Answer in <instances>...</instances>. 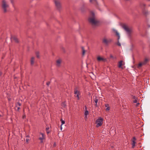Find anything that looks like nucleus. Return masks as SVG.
I'll list each match as a JSON object with an SVG mask.
<instances>
[{
  "label": "nucleus",
  "mask_w": 150,
  "mask_h": 150,
  "mask_svg": "<svg viewBox=\"0 0 150 150\" xmlns=\"http://www.w3.org/2000/svg\"><path fill=\"white\" fill-rule=\"evenodd\" d=\"M1 6L4 13L7 12L9 8V5L8 2L6 0H2Z\"/></svg>",
  "instance_id": "obj_1"
},
{
  "label": "nucleus",
  "mask_w": 150,
  "mask_h": 150,
  "mask_svg": "<svg viewBox=\"0 0 150 150\" xmlns=\"http://www.w3.org/2000/svg\"><path fill=\"white\" fill-rule=\"evenodd\" d=\"M88 21L93 25H95L98 23V21L95 19V14L93 12L91 13V16L88 18Z\"/></svg>",
  "instance_id": "obj_2"
},
{
  "label": "nucleus",
  "mask_w": 150,
  "mask_h": 150,
  "mask_svg": "<svg viewBox=\"0 0 150 150\" xmlns=\"http://www.w3.org/2000/svg\"><path fill=\"white\" fill-rule=\"evenodd\" d=\"M103 119L101 117H99L96 121V126L98 127L102 125L103 121Z\"/></svg>",
  "instance_id": "obj_3"
},
{
  "label": "nucleus",
  "mask_w": 150,
  "mask_h": 150,
  "mask_svg": "<svg viewBox=\"0 0 150 150\" xmlns=\"http://www.w3.org/2000/svg\"><path fill=\"white\" fill-rule=\"evenodd\" d=\"M74 96L77 98V100H79L81 97V93L79 91L75 89L74 91Z\"/></svg>",
  "instance_id": "obj_4"
},
{
  "label": "nucleus",
  "mask_w": 150,
  "mask_h": 150,
  "mask_svg": "<svg viewBox=\"0 0 150 150\" xmlns=\"http://www.w3.org/2000/svg\"><path fill=\"white\" fill-rule=\"evenodd\" d=\"M122 28L126 31L128 34L129 35L132 31L131 29L129 28L125 25H123L122 26Z\"/></svg>",
  "instance_id": "obj_5"
},
{
  "label": "nucleus",
  "mask_w": 150,
  "mask_h": 150,
  "mask_svg": "<svg viewBox=\"0 0 150 150\" xmlns=\"http://www.w3.org/2000/svg\"><path fill=\"white\" fill-rule=\"evenodd\" d=\"M54 3L56 7L58 9H59L61 7V5L60 2L57 0H54Z\"/></svg>",
  "instance_id": "obj_6"
},
{
  "label": "nucleus",
  "mask_w": 150,
  "mask_h": 150,
  "mask_svg": "<svg viewBox=\"0 0 150 150\" xmlns=\"http://www.w3.org/2000/svg\"><path fill=\"white\" fill-rule=\"evenodd\" d=\"M113 31L115 32L116 33V35L118 37V38H117L118 41H117V45L119 46H121V44L119 42V39L120 38V35H119V33H118V32H117V30H113Z\"/></svg>",
  "instance_id": "obj_7"
},
{
  "label": "nucleus",
  "mask_w": 150,
  "mask_h": 150,
  "mask_svg": "<svg viewBox=\"0 0 150 150\" xmlns=\"http://www.w3.org/2000/svg\"><path fill=\"white\" fill-rule=\"evenodd\" d=\"M93 100L94 102L95 103V106L96 107H98V105L97 103L99 100V98L96 96H94L93 97Z\"/></svg>",
  "instance_id": "obj_8"
},
{
  "label": "nucleus",
  "mask_w": 150,
  "mask_h": 150,
  "mask_svg": "<svg viewBox=\"0 0 150 150\" xmlns=\"http://www.w3.org/2000/svg\"><path fill=\"white\" fill-rule=\"evenodd\" d=\"M112 40L111 39H107L106 38H104L103 39V42L106 45H108L109 43L112 42Z\"/></svg>",
  "instance_id": "obj_9"
},
{
  "label": "nucleus",
  "mask_w": 150,
  "mask_h": 150,
  "mask_svg": "<svg viewBox=\"0 0 150 150\" xmlns=\"http://www.w3.org/2000/svg\"><path fill=\"white\" fill-rule=\"evenodd\" d=\"M97 60L99 62H105L106 60V59H104L102 57H100V56H98L97 57Z\"/></svg>",
  "instance_id": "obj_10"
},
{
  "label": "nucleus",
  "mask_w": 150,
  "mask_h": 150,
  "mask_svg": "<svg viewBox=\"0 0 150 150\" xmlns=\"http://www.w3.org/2000/svg\"><path fill=\"white\" fill-rule=\"evenodd\" d=\"M41 134L42 135V137H39V139L40 140L41 143H42L43 142V139H45V135L42 133H41Z\"/></svg>",
  "instance_id": "obj_11"
},
{
  "label": "nucleus",
  "mask_w": 150,
  "mask_h": 150,
  "mask_svg": "<svg viewBox=\"0 0 150 150\" xmlns=\"http://www.w3.org/2000/svg\"><path fill=\"white\" fill-rule=\"evenodd\" d=\"M62 61L61 59H59L57 60L56 62V65L57 67H59L60 66Z\"/></svg>",
  "instance_id": "obj_12"
},
{
  "label": "nucleus",
  "mask_w": 150,
  "mask_h": 150,
  "mask_svg": "<svg viewBox=\"0 0 150 150\" xmlns=\"http://www.w3.org/2000/svg\"><path fill=\"white\" fill-rule=\"evenodd\" d=\"M142 13L143 14L146 16H147L149 14L148 11L145 9L143 11Z\"/></svg>",
  "instance_id": "obj_13"
},
{
  "label": "nucleus",
  "mask_w": 150,
  "mask_h": 150,
  "mask_svg": "<svg viewBox=\"0 0 150 150\" xmlns=\"http://www.w3.org/2000/svg\"><path fill=\"white\" fill-rule=\"evenodd\" d=\"M89 114V112L88 110L85 111L84 112V118L85 119H87V115Z\"/></svg>",
  "instance_id": "obj_14"
},
{
  "label": "nucleus",
  "mask_w": 150,
  "mask_h": 150,
  "mask_svg": "<svg viewBox=\"0 0 150 150\" xmlns=\"http://www.w3.org/2000/svg\"><path fill=\"white\" fill-rule=\"evenodd\" d=\"M35 60V58L34 57H31L30 60V64L31 65H32L34 64Z\"/></svg>",
  "instance_id": "obj_15"
},
{
  "label": "nucleus",
  "mask_w": 150,
  "mask_h": 150,
  "mask_svg": "<svg viewBox=\"0 0 150 150\" xmlns=\"http://www.w3.org/2000/svg\"><path fill=\"white\" fill-rule=\"evenodd\" d=\"M105 106L106 107V111H109L110 109V107L109 106V105L108 104H105Z\"/></svg>",
  "instance_id": "obj_16"
},
{
  "label": "nucleus",
  "mask_w": 150,
  "mask_h": 150,
  "mask_svg": "<svg viewBox=\"0 0 150 150\" xmlns=\"http://www.w3.org/2000/svg\"><path fill=\"white\" fill-rule=\"evenodd\" d=\"M89 1L90 3L94 4H98L97 0H89Z\"/></svg>",
  "instance_id": "obj_17"
},
{
  "label": "nucleus",
  "mask_w": 150,
  "mask_h": 150,
  "mask_svg": "<svg viewBox=\"0 0 150 150\" xmlns=\"http://www.w3.org/2000/svg\"><path fill=\"white\" fill-rule=\"evenodd\" d=\"M123 62V61L122 60L120 61L118 63V67L119 68H121L122 66V63Z\"/></svg>",
  "instance_id": "obj_18"
},
{
  "label": "nucleus",
  "mask_w": 150,
  "mask_h": 150,
  "mask_svg": "<svg viewBox=\"0 0 150 150\" xmlns=\"http://www.w3.org/2000/svg\"><path fill=\"white\" fill-rule=\"evenodd\" d=\"M148 60L147 59H146L144 60L143 62H142V64H143L144 65H145V64L148 61Z\"/></svg>",
  "instance_id": "obj_19"
},
{
  "label": "nucleus",
  "mask_w": 150,
  "mask_h": 150,
  "mask_svg": "<svg viewBox=\"0 0 150 150\" xmlns=\"http://www.w3.org/2000/svg\"><path fill=\"white\" fill-rule=\"evenodd\" d=\"M136 142L134 141V140L132 141V148H134L135 146Z\"/></svg>",
  "instance_id": "obj_20"
},
{
  "label": "nucleus",
  "mask_w": 150,
  "mask_h": 150,
  "mask_svg": "<svg viewBox=\"0 0 150 150\" xmlns=\"http://www.w3.org/2000/svg\"><path fill=\"white\" fill-rule=\"evenodd\" d=\"M61 105L64 107H65L66 106V104L65 102H64L62 103Z\"/></svg>",
  "instance_id": "obj_21"
},
{
  "label": "nucleus",
  "mask_w": 150,
  "mask_h": 150,
  "mask_svg": "<svg viewBox=\"0 0 150 150\" xmlns=\"http://www.w3.org/2000/svg\"><path fill=\"white\" fill-rule=\"evenodd\" d=\"M13 39L16 42H18V41L17 38L16 37H14L13 38Z\"/></svg>",
  "instance_id": "obj_22"
},
{
  "label": "nucleus",
  "mask_w": 150,
  "mask_h": 150,
  "mask_svg": "<svg viewBox=\"0 0 150 150\" xmlns=\"http://www.w3.org/2000/svg\"><path fill=\"white\" fill-rule=\"evenodd\" d=\"M21 105V103L19 102H18L16 104V107H18V106L20 107Z\"/></svg>",
  "instance_id": "obj_23"
},
{
  "label": "nucleus",
  "mask_w": 150,
  "mask_h": 150,
  "mask_svg": "<svg viewBox=\"0 0 150 150\" xmlns=\"http://www.w3.org/2000/svg\"><path fill=\"white\" fill-rule=\"evenodd\" d=\"M143 65V64H142V63H139L138 64V66H137V67L138 68H139L140 67H141L142 66V65Z\"/></svg>",
  "instance_id": "obj_24"
},
{
  "label": "nucleus",
  "mask_w": 150,
  "mask_h": 150,
  "mask_svg": "<svg viewBox=\"0 0 150 150\" xmlns=\"http://www.w3.org/2000/svg\"><path fill=\"white\" fill-rule=\"evenodd\" d=\"M82 54L83 55H84L85 52V51L83 47H82Z\"/></svg>",
  "instance_id": "obj_25"
},
{
  "label": "nucleus",
  "mask_w": 150,
  "mask_h": 150,
  "mask_svg": "<svg viewBox=\"0 0 150 150\" xmlns=\"http://www.w3.org/2000/svg\"><path fill=\"white\" fill-rule=\"evenodd\" d=\"M39 52L38 51L36 52V54L37 57L39 58Z\"/></svg>",
  "instance_id": "obj_26"
},
{
  "label": "nucleus",
  "mask_w": 150,
  "mask_h": 150,
  "mask_svg": "<svg viewBox=\"0 0 150 150\" xmlns=\"http://www.w3.org/2000/svg\"><path fill=\"white\" fill-rule=\"evenodd\" d=\"M49 129V127H47L46 128V130L47 131V134H48L50 132V131L48 130Z\"/></svg>",
  "instance_id": "obj_27"
},
{
  "label": "nucleus",
  "mask_w": 150,
  "mask_h": 150,
  "mask_svg": "<svg viewBox=\"0 0 150 150\" xmlns=\"http://www.w3.org/2000/svg\"><path fill=\"white\" fill-rule=\"evenodd\" d=\"M110 58H112L113 59H116V57H114L112 55L110 54Z\"/></svg>",
  "instance_id": "obj_28"
},
{
  "label": "nucleus",
  "mask_w": 150,
  "mask_h": 150,
  "mask_svg": "<svg viewBox=\"0 0 150 150\" xmlns=\"http://www.w3.org/2000/svg\"><path fill=\"white\" fill-rule=\"evenodd\" d=\"M61 123H62V124L61 125V126H62V125L63 124H64L65 123V121H64L62 120V119L61 120Z\"/></svg>",
  "instance_id": "obj_29"
},
{
  "label": "nucleus",
  "mask_w": 150,
  "mask_h": 150,
  "mask_svg": "<svg viewBox=\"0 0 150 150\" xmlns=\"http://www.w3.org/2000/svg\"><path fill=\"white\" fill-rule=\"evenodd\" d=\"M133 103H137V99L133 101Z\"/></svg>",
  "instance_id": "obj_30"
},
{
  "label": "nucleus",
  "mask_w": 150,
  "mask_h": 150,
  "mask_svg": "<svg viewBox=\"0 0 150 150\" xmlns=\"http://www.w3.org/2000/svg\"><path fill=\"white\" fill-rule=\"evenodd\" d=\"M87 107L86 106H85V111H86V110H87Z\"/></svg>",
  "instance_id": "obj_31"
},
{
  "label": "nucleus",
  "mask_w": 150,
  "mask_h": 150,
  "mask_svg": "<svg viewBox=\"0 0 150 150\" xmlns=\"http://www.w3.org/2000/svg\"><path fill=\"white\" fill-rule=\"evenodd\" d=\"M133 99H134V100L137 99V97L135 96H133Z\"/></svg>",
  "instance_id": "obj_32"
},
{
  "label": "nucleus",
  "mask_w": 150,
  "mask_h": 150,
  "mask_svg": "<svg viewBox=\"0 0 150 150\" xmlns=\"http://www.w3.org/2000/svg\"><path fill=\"white\" fill-rule=\"evenodd\" d=\"M50 82L49 81L47 82L46 84L48 86L50 85Z\"/></svg>",
  "instance_id": "obj_33"
},
{
  "label": "nucleus",
  "mask_w": 150,
  "mask_h": 150,
  "mask_svg": "<svg viewBox=\"0 0 150 150\" xmlns=\"http://www.w3.org/2000/svg\"><path fill=\"white\" fill-rule=\"evenodd\" d=\"M30 139H26V141L27 142H28L29 141Z\"/></svg>",
  "instance_id": "obj_34"
},
{
  "label": "nucleus",
  "mask_w": 150,
  "mask_h": 150,
  "mask_svg": "<svg viewBox=\"0 0 150 150\" xmlns=\"http://www.w3.org/2000/svg\"><path fill=\"white\" fill-rule=\"evenodd\" d=\"M17 110L18 111L20 109V107L18 106V107H17Z\"/></svg>",
  "instance_id": "obj_35"
},
{
  "label": "nucleus",
  "mask_w": 150,
  "mask_h": 150,
  "mask_svg": "<svg viewBox=\"0 0 150 150\" xmlns=\"http://www.w3.org/2000/svg\"><path fill=\"white\" fill-rule=\"evenodd\" d=\"M136 140V139L134 137H133V140H134V141H135Z\"/></svg>",
  "instance_id": "obj_36"
},
{
  "label": "nucleus",
  "mask_w": 150,
  "mask_h": 150,
  "mask_svg": "<svg viewBox=\"0 0 150 150\" xmlns=\"http://www.w3.org/2000/svg\"><path fill=\"white\" fill-rule=\"evenodd\" d=\"M26 137H28V138L30 137V136L29 135H26Z\"/></svg>",
  "instance_id": "obj_37"
},
{
  "label": "nucleus",
  "mask_w": 150,
  "mask_h": 150,
  "mask_svg": "<svg viewBox=\"0 0 150 150\" xmlns=\"http://www.w3.org/2000/svg\"><path fill=\"white\" fill-rule=\"evenodd\" d=\"M25 117V115H23V118H24Z\"/></svg>",
  "instance_id": "obj_38"
},
{
  "label": "nucleus",
  "mask_w": 150,
  "mask_h": 150,
  "mask_svg": "<svg viewBox=\"0 0 150 150\" xmlns=\"http://www.w3.org/2000/svg\"><path fill=\"white\" fill-rule=\"evenodd\" d=\"M2 74V73L1 72H0V76H1Z\"/></svg>",
  "instance_id": "obj_39"
},
{
  "label": "nucleus",
  "mask_w": 150,
  "mask_h": 150,
  "mask_svg": "<svg viewBox=\"0 0 150 150\" xmlns=\"http://www.w3.org/2000/svg\"><path fill=\"white\" fill-rule=\"evenodd\" d=\"M60 128H61V130L62 129V126H61V125Z\"/></svg>",
  "instance_id": "obj_40"
},
{
  "label": "nucleus",
  "mask_w": 150,
  "mask_h": 150,
  "mask_svg": "<svg viewBox=\"0 0 150 150\" xmlns=\"http://www.w3.org/2000/svg\"><path fill=\"white\" fill-rule=\"evenodd\" d=\"M11 3H13V1L12 0H11Z\"/></svg>",
  "instance_id": "obj_41"
},
{
  "label": "nucleus",
  "mask_w": 150,
  "mask_h": 150,
  "mask_svg": "<svg viewBox=\"0 0 150 150\" xmlns=\"http://www.w3.org/2000/svg\"><path fill=\"white\" fill-rule=\"evenodd\" d=\"M1 115H0V117H1Z\"/></svg>",
  "instance_id": "obj_42"
}]
</instances>
